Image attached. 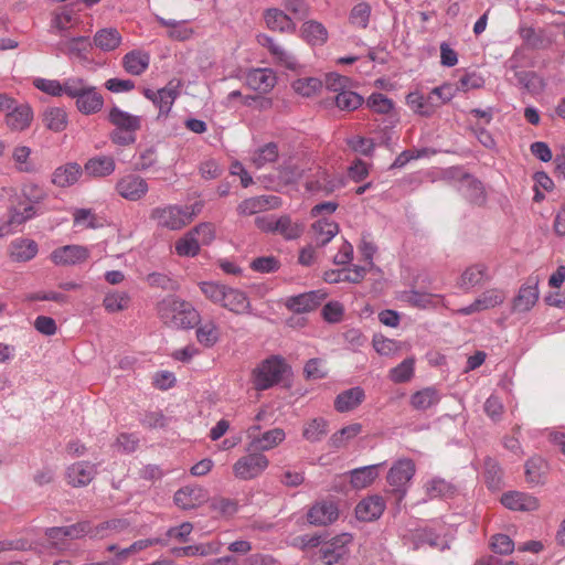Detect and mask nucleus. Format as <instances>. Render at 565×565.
<instances>
[{
  "label": "nucleus",
  "mask_w": 565,
  "mask_h": 565,
  "mask_svg": "<svg viewBox=\"0 0 565 565\" xmlns=\"http://www.w3.org/2000/svg\"><path fill=\"white\" fill-rule=\"evenodd\" d=\"M81 174L82 168L78 163H66L54 170L52 182L60 188L71 186L77 182Z\"/></svg>",
  "instance_id": "7c9ffc66"
},
{
  "label": "nucleus",
  "mask_w": 565,
  "mask_h": 565,
  "mask_svg": "<svg viewBox=\"0 0 565 565\" xmlns=\"http://www.w3.org/2000/svg\"><path fill=\"white\" fill-rule=\"evenodd\" d=\"M301 36L311 45H321L328 40V31L320 22L309 20L301 26Z\"/></svg>",
  "instance_id": "a19ab883"
},
{
  "label": "nucleus",
  "mask_w": 565,
  "mask_h": 565,
  "mask_svg": "<svg viewBox=\"0 0 565 565\" xmlns=\"http://www.w3.org/2000/svg\"><path fill=\"white\" fill-rule=\"evenodd\" d=\"M459 192L469 202L475 204H482L486 200L482 183L469 174L463 175L459 181Z\"/></svg>",
  "instance_id": "bb28decb"
},
{
  "label": "nucleus",
  "mask_w": 565,
  "mask_h": 565,
  "mask_svg": "<svg viewBox=\"0 0 565 565\" xmlns=\"http://www.w3.org/2000/svg\"><path fill=\"white\" fill-rule=\"evenodd\" d=\"M118 193L126 200L138 201L148 192L146 180L139 175H126L116 185Z\"/></svg>",
  "instance_id": "2eb2a0df"
},
{
  "label": "nucleus",
  "mask_w": 565,
  "mask_h": 565,
  "mask_svg": "<svg viewBox=\"0 0 565 565\" xmlns=\"http://www.w3.org/2000/svg\"><path fill=\"white\" fill-rule=\"evenodd\" d=\"M324 297L326 295L320 291H309L288 298L286 306L297 313L309 312L317 309Z\"/></svg>",
  "instance_id": "a211bd4d"
},
{
  "label": "nucleus",
  "mask_w": 565,
  "mask_h": 565,
  "mask_svg": "<svg viewBox=\"0 0 565 565\" xmlns=\"http://www.w3.org/2000/svg\"><path fill=\"white\" fill-rule=\"evenodd\" d=\"M174 248L179 256L194 257L200 252V243L191 230L175 242Z\"/></svg>",
  "instance_id": "de8ad7c7"
},
{
  "label": "nucleus",
  "mask_w": 565,
  "mask_h": 565,
  "mask_svg": "<svg viewBox=\"0 0 565 565\" xmlns=\"http://www.w3.org/2000/svg\"><path fill=\"white\" fill-rule=\"evenodd\" d=\"M89 258V249L82 245H65L54 249L52 262L57 266H75Z\"/></svg>",
  "instance_id": "f8f14e48"
},
{
  "label": "nucleus",
  "mask_w": 565,
  "mask_h": 565,
  "mask_svg": "<svg viewBox=\"0 0 565 565\" xmlns=\"http://www.w3.org/2000/svg\"><path fill=\"white\" fill-rule=\"evenodd\" d=\"M32 149L28 146H15L12 150V160L19 172L32 173L35 171V164L31 158Z\"/></svg>",
  "instance_id": "a18cd8bd"
},
{
  "label": "nucleus",
  "mask_w": 565,
  "mask_h": 565,
  "mask_svg": "<svg viewBox=\"0 0 565 565\" xmlns=\"http://www.w3.org/2000/svg\"><path fill=\"white\" fill-rule=\"evenodd\" d=\"M490 279L488 267L484 264H476L468 267L461 275L459 286L470 289Z\"/></svg>",
  "instance_id": "72a5a7b5"
},
{
  "label": "nucleus",
  "mask_w": 565,
  "mask_h": 565,
  "mask_svg": "<svg viewBox=\"0 0 565 565\" xmlns=\"http://www.w3.org/2000/svg\"><path fill=\"white\" fill-rule=\"evenodd\" d=\"M68 481L74 487L88 484L94 478V468L88 463H75L67 472Z\"/></svg>",
  "instance_id": "49530a36"
},
{
  "label": "nucleus",
  "mask_w": 565,
  "mask_h": 565,
  "mask_svg": "<svg viewBox=\"0 0 565 565\" xmlns=\"http://www.w3.org/2000/svg\"><path fill=\"white\" fill-rule=\"evenodd\" d=\"M43 122L46 129L62 132L68 125V115L62 107H51L43 113Z\"/></svg>",
  "instance_id": "58836bf2"
},
{
  "label": "nucleus",
  "mask_w": 565,
  "mask_h": 565,
  "mask_svg": "<svg viewBox=\"0 0 565 565\" xmlns=\"http://www.w3.org/2000/svg\"><path fill=\"white\" fill-rule=\"evenodd\" d=\"M67 96L75 99L76 109L86 116L99 113L104 107V97L97 87L89 84L84 77H70Z\"/></svg>",
  "instance_id": "f03ea898"
},
{
  "label": "nucleus",
  "mask_w": 565,
  "mask_h": 565,
  "mask_svg": "<svg viewBox=\"0 0 565 565\" xmlns=\"http://www.w3.org/2000/svg\"><path fill=\"white\" fill-rule=\"evenodd\" d=\"M395 298L418 309L435 308L441 300V297L438 295L420 292L415 289L396 292Z\"/></svg>",
  "instance_id": "f3484780"
},
{
  "label": "nucleus",
  "mask_w": 565,
  "mask_h": 565,
  "mask_svg": "<svg viewBox=\"0 0 565 565\" xmlns=\"http://www.w3.org/2000/svg\"><path fill=\"white\" fill-rule=\"evenodd\" d=\"M540 278L537 275H531L519 288L511 302V310L515 313H525L532 310L540 298Z\"/></svg>",
  "instance_id": "6e6552de"
},
{
  "label": "nucleus",
  "mask_w": 565,
  "mask_h": 565,
  "mask_svg": "<svg viewBox=\"0 0 565 565\" xmlns=\"http://www.w3.org/2000/svg\"><path fill=\"white\" fill-rule=\"evenodd\" d=\"M363 399L364 391L360 386H355L340 393L334 401V407L340 413L350 412L356 408Z\"/></svg>",
  "instance_id": "473e14b6"
},
{
  "label": "nucleus",
  "mask_w": 565,
  "mask_h": 565,
  "mask_svg": "<svg viewBox=\"0 0 565 565\" xmlns=\"http://www.w3.org/2000/svg\"><path fill=\"white\" fill-rule=\"evenodd\" d=\"M108 120L116 128L126 131H137L141 127V120L139 116L131 115L117 106L109 109Z\"/></svg>",
  "instance_id": "a878e982"
},
{
  "label": "nucleus",
  "mask_w": 565,
  "mask_h": 565,
  "mask_svg": "<svg viewBox=\"0 0 565 565\" xmlns=\"http://www.w3.org/2000/svg\"><path fill=\"white\" fill-rule=\"evenodd\" d=\"M154 104L159 107L160 115H167L177 97V92L171 88H161L156 92Z\"/></svg>",
  "instance_id": "69168bd1"
},
{
  "label": "nucleus",
  "mask_w": 565,
  "mask_h": 565,
  "mask_svg": "<svg viewBox=\"0 0 565 565\" xmlns=\"http://www.w3.org/2000/svg\"><path fill=\"white\" fill-rule=\"evenodd\" d=\"M159 22L169 28L168 35L172 40L177 41H184L188 40L192 35V30L184 26L183 23L172 21V20H164L162 18H159Z\"/></svg>",
  "instance_id": "338daca9"
},
{
  "label": "nucleus",
  "mask_w": 565,
  "mask_h": 565,
  "mask_svg": "<svg viewBox=\"0 0 565 565\" xmlns=\"http://www.w3.org/2000/svg\"><path fill=\"white\" fill-rule=\"evenodd\" d=\"M415 475V463L409 458H402L391 467V500L399 507Z\"/></svg>",
  "instance_id": "39448f33"
},
{
  "label": "nucleus",
  "mask_w": 565,
  "mask_h": 565,
  "mask_svg": "<svg viewBox=\"0 0 565 565\" xmlns=\"http://www.w3.org/2000/svg\"><path fill=\"white\" fill-rule=\"evenodd\" d=\"M311 233L316 245L322 247L339 233V225L324 218L319 220L311 225Z\"/></svg>",
  "instance_id": "2f4dec72"
},
{
  "label": "nucleus",
  "mask_w": 565,
  "mask_h": 565,
  "mask_svg": "<svg viewBox=\"0 0 565 565\" xmlns=\"http://www.w3.org/2000/svg\"><path fill=\"white\" fill-rule=\"evenodd\" d=\"M291 86L297 94L311 97L320 92L322 82L316 77H306L295 81Z\"/></svg>",
  "instance_id": "6e6d98bb"
},
{
  "label": "nucleus",
  "mask_w": 565,
  "mask_h": 565,
  "mask_svg": "<svg viewBox=\"0 0 565 565\" xmlns=\"http://www.w3.org/2000/svg\"><path fill=\"white\" fill-rule=\"evenodd\" d=\"M121 35L115 28H105L94 35V44L105 52L116 50L121 44Z\"/></svg>",
  "instance_id": "ea45409f"
},
{
  "label": "nucleus",
  "mask_w": 565,
  "mask_h": 565,
  "mask_svg": "<svg viewBox=\"0 0 565 565\" xmlns=\"http://www.w3.org/2000/svg\"><path fill=\"white\" fill-rule=\"evenodd\" d=\"M490 548L495 554L510 555L514 551L515 545L509 535L499 533L491 536Z\"/></svg>",
  "instance_id": "680f3d73"
},
{
  "label": "nucleus",
  "mask_w": 565,
  "mask_h": 565,
  "mask_svg": "<svg viewBox=\"0 0 565 565\" xmlns=\"http://www.w3.org/2000/svg\"><path fill=\"white\" fill-rule=\"evenodd\" d=\"M519 35L525 45L533 50L547 49L552 44V39L542 29L536 30L533 26L521 24Z\"/></svg>",
  "instance_id": "393cba45"
},
{
  "label": "nucleus",
  "mask_w": 565,
  "mask_h": 565,
  "mask_svg": "<svg viewBox=\"0 0 565 565\" xmlns=\"http://www.w3.org/2000/svg\"><path fill=\"white\" fill-rule=\"evenodd\" d=\"M371 14V8L365 2H360L353 7L350 13V22L355 28H366Z\"/></svg>",
  "instance_id": "0e129e2a"
},
{
  "label": "nucleus",
  "mask_w": 565,
  "mask_h": 565,
  "mask_svg": "<svg viewBox=\"0 0 565 565\" xmlns=\"http://www.w3.org/2000/svg\"><path fill=\"white\" fill-rule=\"evenodd\" d=\"M196 339L205 348H211L220 339L218 328L213 321H209L196 329Z\"/></svg>",
  "instance_id": "5fc2aeb1"
},
{
  "label": "nucleus",
  "mask_w": 565,
  "mask_h": 565,
  "mask_svg": "<svg viewBox=\"0 0 565 565\" xmlns=\"http://www.w3.org/2000/svg\"><path fill=\"white\" fill-rule=\"evenodd\" d=\"M193 206L167 205L152 210L150 218L158 227L180 231L193 221Z\"/></svg>",
  "instance_id": "20e7f679"
},
{
  "label": "nucleus",
  "mask_w": 565,
  "mask_h": 565,
  "mask_svg": "<svg viewBox=\"0 0 565 565\" xmlns=\"http://www.w3.org/2000/svg\"><path fill=\"white\" fill-rule=\"evenodd\" d=\"M275 228L276 233H279L286 239H297L302 235L305 225L301 222L292 221L287 215H282L275 221Z\"/></svg>",
  "instance_id": "c03bdc74"
},
{
  "label": "nucleus",
  "mask_w": 565,
  "mask_h": 565,
  "mask_svg": "<svg viewBox=\"0 0 565 565\" xmlns=\"http://www.w3.org/2000/svg\"><path fill=\"white\" fill-rule=\"evenodd\" d=\"M505 294L503 290L498 288H491L482 292L472 303L469 306L459 308L455 311L456 315L470 316L476 312L493 309L503 303Z\"/></svg>",
  "instance_id": "9b49d317"
},
{
  "label": "nucleus",
  "mask_w": 565,
  "mask_h": 565,
  "mask_svg": "<svg viewBox=\"0 0 565 565\" xmlns=\"http://www.w3.org/2000/svg\"><path fill=\"white\" fill-rule=\"evenodd\" d=\"M150 55L140 50H134L127 53L122 58L125 71L131 75L142 74L149 66Z\"/></svg>",
  "instance_id": "c9c22d12"
},
{
  "label": "nucleus",
  "mask_w": 565,
  "mask_h": 565,
  "mask_svg": "<svg viewBox=\"0 0 565 565\" xmlns=\"http://www.w3.org/2000/svg\"><path fill=\"white\" fill-rule=\"evenodd\" d=\"M425 535L426 544L444 552L450 548L455 540L456 529L451 525L437 524L436 526L425 527Z\"/></svg>",
  "instance_id": "4468645a"
},
{
  "label": "nucleus",
  "mask_w": 565,
  "mask_h": 565,
  "mask_svg": "<svg viewBox=\"0 0 565 565\" xmlns=\"http://www.w3.org/2000/svg\"><path fill=\"white\" fill-rule=\"evenodd\" d=\"M269 461L258 451H248L233 465V472L238 480H252L260 476L268 467Z\"/></svg>",
  "instance_id": "0eeeda50"
},
{
  "label": "nucleus",
  "mask_w": 565,
  "mask_h": 565,
  "mask_svg": "<svg viewBox=\"0 0 565 565\" xmlns=\"http://www.w3.org/2000/svg\"><path fill=\"white\" fill-rule=\"evenodd\" d=\"M547 471V462L542 457H531L525 463L526 481L532 486L543 484L545 482Z\"/></svg>",
  "instance_id": "f704fd0d"
},
{
  "label": "nucleus",
  "mask_w": 565,
  "mask_h": 565,
  "mask_svg": "<svg viewBox=\"0 0 565 565\" xmlns=\"http://www.w3.org/2000/svg\"><path fill=\"white\" fill-rule=\"evenodd\" d=\"M257 42L268 50L277 65L291 71H296L299 67L296 56L285 47L282 42L267 34H259Z\"/></svg>",
  "instance_id": "9d476101"
},
{
  "label": "nucleus",
  "mask_w": 565,
  "mask_h": 565,
  "mask_svg": "<svg viewBox=\"0 0 565 565\" xmlns=\"http://www.w3.org/2000/svg\"><path fill=\"white\" fill-rule=\"evenodd\" d=\"M289 365L280 355H271L262 361L252 372V382L257 391H265L278 384Z\"/></svg>",
  "instance_id": "7ed1b4c3"
},
{
  "label": "nucleus",
  "mask_w": 565,
  "mask_h": 565,
  "mask_svg": "<svg viewBox=\"0 0 565 565\" xmlns=\"http://www.w3.org/2000/svg\"><path fill=\"white\" fill-rule=\"evenodd\" d=\"M512 73L515 79V84L526 89L527 92L536 90V83H539L540 86H542V82L535 72L518 70L513 71Z\"/></svg>",
  "instance_id": "052dcab7"
},
{
  "label": "nucleus",
  "mask_w": 565,
  "mask_h": 565,
  "mask_svg": "<svg viewBox=\"0 0 565 565\" xmlns=\"http://www.w3.org/2000/svg\"><path fill=\"white\" fill-rule=\"evenodd\" d=\"M303 175V171L296 164L282 163L278 168V178L285 184L295 183Z\"/></svg>",
  "instance_id": "774afa93"
},
{
  "label": "nucleus",
  "mask_w": 565,
  "mask_h": 565,
  "mask_svg": "<svg viewBox=\"0 0 565 565\" xmlns=\"http://www.w3.org/2000/svg\"><path fill=\"white\" fill-rule=\"evenodd\" d=\"M44 199V193L36 186L25 188L21 194L12 198L7 222L0 224V237L10 233V227H18L36 215V205Z\"/></svg>",
  "instance_id": "f257e3e1"
},
{
  "label": "nucleus",
  "mask_w": 565,
  "mask_h": 565,
  "mask_svg": "<svg viewBox=\"0 0 565 565\" xmlns=\"http://www.w3.org/2000/svg\"><path fill=\"white\" fill-rule=\"evenodd\" d=\"M362 431V425L359 423L351 424L349 426L343 427L335 434H333L330 438V444L334 448H342L348 445V443L356 437Z\"/></svg>",
  "instance_id": "603ef678"
},
{
  "label": "nucleus",
  "mask_w": 565,
  "mask_h": 565,
  "mask_svg": "<svg viewBox=\"0 0 565 565\" xmlns=\"http://www.w3.org/2000/svg\"><path fill=\"white\" fill-rule=\"evenodd\" d=\"M169 310L172 315V323L175 328L190 329L198 322L199 313L190 303L179 299L163 300L160 311Z\"/></svg>",
  "instance_id": "1a4fd4ad"
},
{
  "label": "nucleus",
  "mask_w": 565,
  "mask_h": 565,
  "mask_svg": "<svg viewBox=\"0 0 565 565\" xmlns=\"http://www.w3.org/2000/svg\"><path fill=\"white\" fill-rule=\"evenodd\" d=\"M328 423L326 419L319 417L313 418L307 423L302 430V436L310 443L319 441L323 436L327 435Z\"/></svg>",
  "instance_id": "3c124183"
},
{
  "label": "nucleus",
  "mask_w": 565,
  "mask_h": 565,
  "mask_svg": "<svg viewBox=\"0 0 565 565\" xmlns=\"http://www.w3.org/2000/svg\"><path fill=\"white\" fill-rule=\"evenodd\" d=\"M32 118L33 113L29 105H14L7 113L6 122L11 130L22 131L31 125Z\"/></svg>",
  "instance_id": "5701e85b"
},
{
  "label": "nucleus",
  "mask_w": 565,
  "mask_h": 565,
  "mask_svg": "<svg viewBox=\"0 0 565 565\" xmlns=\"http://www.w3.org/2000/svg\"><path fill=\"white\" fill-rule=\"evenodd\" d=\"M415 371V359L406 358L397 366L391 369V381L405 383L412 380Z\"/></svg>",
  "instance_id": "864d4df0"
},
{
  "label": "nucleus",
  "mask_w": 565,
  "mask_h": 565,
  "mask_svg": "<svg viewBox=\"0 0 565 565\" xmlns=\"http://www.w3.org/2000/svg\"><path fill=\"white\" fill-rule=\"evenodd\" d=\"M285 431L281 428H275L264 433L260 437L254 438L247 447V451H265L275 448L285 440Z\"/></svg>",
  "instance_id": "c85d7f7f"
},
{
  "label": "nucleus",
  "mask_w": 565,
  "mask_h": 565,
  "mask_svg": "<svg viewBox=\"0 0 565 565\" xmlns=\"http://www.w3.org/2000/svg\"><path fill=\"white\" fill-rule=\"evenodd\" d=\"M440 401V394L435 387H425L414 393L411 397V404L415 409L426 411Z\"/></svg>",
  "instance_id": "79ce46f5"
},
{
  "label": "nucleus",
  "mask_w": 565,
  "mask_h": 565,
  "mask_svg": "<svg viewBox=\"0 0 565 565\" xmlns=\"http://www.w3.org/2000/svg\"><path fill=\"white\" fill-rule=\"evenodd\" d=\"M381 465H371L353 469L349 472L350 484L355 490H362L370 487L379 477Z\"/></svg>",
  "instance_id": "c756f323"
},
{
  "label": "nucleus",
  "mask_w": 565,
  "mask_h": 565,
  "mask_svg": "<svg viewBox=\"0 0 565 565\" xmlns=\"http://www.w3.org/2000/svg\"><path fill=\"white\" fill-rule=\"evenodd\" d=\"M38 250L33 239L20 238L11 244L10 256L14 262H28L36 256Z\"/></svg>",
  "instance_id": "4c0bfd02"
},
{
  "label": "nucleus",
  "mask_w": 565,
  "mask_h": 565,
  "mask_svg": "<svg viewBox=\"0 0 565 565\" xmlns=\"http://www.w3.org/2000/svg\"><path fill=\"white\" fill-rule=\"evenodd\" d=\"M352 542V535L342 533L326 542L313 556V565H342L348 553L347 546Z\"/></svg>",
  "instance_id": "423d86ee"
},
{
  "label": "nucleus",
  "mask_w": 565,
  "mask_h": 565,
  "mask_svg": "<svg viewBox=\"0 0 565 565\" xmlns=\"http://www.w3.org/2000/svg\"><path fill=\"white\" fill-rule=\"evenodd\" d=\"M207 499V491L199 486L183 487L174 494V502L182 510L199 508L204 504Z\"/></svg>",
  "instance_id": "ddd939ff"
},
{
  "label": "nucleus",
  "mask_w": 565,
  "mask_h": 565,
  "mask_svg": "<svg viewBox=\"0 0 565 565\" xmlns=\"http://www.w3.org/2000/svg\"><path fill=\"white\" fill-rule=\"evenodd\" d=\"M246 84L253 90L268 93L276 85V75L268 68L253 70L246 76Z\"/></svg>",
  "instance_id": "412c9836"
},
{
  "label": "nucleus",
  "mask_w": 565,
  "mask_h": 565,
  "mask_svg": "<svg viewBox=\"0 0 565 565\" xmlns=\"http://www.w3.org/2000/svg\"><path fill=\"white\" fill-rule=\"evenodd\" d=\"M113 157L102 156L89 159L85 163V171L92 177H107L115 171Z\"/></svg>",
  "instance_id": "37998d69"
},
{
  "label": "nucleus",
  "mask_w": 565,
  "mask_h": 565,
  "mask_svg": "<svg viewBox=\"0 0 565 565\" xmlns=\"http://www.w3.org/2000/svg\"><path fill=\"white\" fill-rule=\"evenodd\" d=\"M129 526V522L124 519H114L109 521H105L94 526V537L104 539L108 536V531L110 532H120L126 530Z\"/></svg>",
  "instance_id": "bf43d9fd"
},
{
  "label": "nucleus",
  "mask_w": 565,
  "mask_h": 565,
  "mask_svg": "<svg viewBox=\"0 0 565 565\" xmlns=\"http://www.w3.org/2000/svg\"><path fill=\"white\" fill-rule=\"evenodd\" d=\"M66 53L81 60L86 58V54L92 47L89 38L77 36L71 39L66 44Z\"/></svg>",
  "instance_id": "13d9d810"
},
{
  "label": "nucleus",
  "mask_w": 565,
  "mask_h": 565,
  "mask_svg": "<svg viewBox=\"0 0 565 565\" xmlns=\"http://www.w3.org/2000/svg\"><path fill=\"white\" fill-rule=\"evenodd\" d=\"M34 85L43 93L57 97L63 94L67 95L68 78L63 84L56 79L38 78L34 81Z\"/></svg>",
  "instance_id": "4d7b16f0"
},
{
  "label": "nucleus",
  "mask_w": 565,
  "mask_h": 565,
  "mask_svg": "<svg viewBox=\"0 0 565 565\" xmlns=\"http://www.w3.org/2000/svg\"><path fill=\"white\" fill-rule=\"evenodd\" d=\"M267 28L274 32L289 33L296 30V23L282 10L270 8L264 13Z\"/></svg>",
  "instance_id": "4be33fe9"
},
{
  "label": "nucleus",
  "mask_w": 565,
  "mask_h": 565,
  "mask_svg": "<svg viewBox=\"0 0 565 565\" xmlns=\"http://www.w3.org/2000/svg\"><path fill=\"white\" fill-rule=\"evenodd\" d=\"M406 102L415 114L426 117L433 115L439 106L438 103L434 102L430 93L428 95H423L419 92H412L407 95Z\"/></svg>",
  "instance_id": "cd10ccee"
},
{
  "label": "nucleus",
  "mask_w": 565,
  "mask_h": 565,
  "mask_svg": "<svg viewBox=\"0 0 565 565\" xmlns=\"http://www.w3.org/2000/svg\"><path fill=\"white\" fill-rule=\"evenodd\" d=\"M335 106L342 111H353L364 102L363 97L350 88L333 97Z\"/></svg>",
  "instance_id": "09e8293b"
},
{
  "label": "nucleus",
  "mask_w": 565,
  "mask_h": 565,
  "mask_svg": "<svg viewBox=\"0 0 565 565\" xmlns=\"http://www.w3.org/2000/svg\"><path fill=\"white\" fill-rule=\"evenodd\" d=\"M279 158L278 145L274 141L267 142L256 149L250 158L252 164L262 169L267 164L275 163Z\"/></svg>",
  "instance_id": "e433bc0d"
},
{
  "label": "nucleus",
  "mask_w": 565,
  "mask_h": 565,
  "mask_svg": "<svg viewBox=\"0 0 565 565\" xmlns=\"http://www.w3.org/2000/svg\"><path fill=\"white\" fill-rule=\"evenodd\" d=\"M501 503L509 510L532 512L539 509L540 501L530 493L509 491L501 497Z\"/></svg>",
  "instance_id": "dca6fc26"
},
{
  "label": "nucleus",
  "mask_w": 565,
  "mask_h": 565,
  "mask_svg": "<svg viewBox=\"0 0 565 565\" xmlns=\"http://www.w3.org/2000/svg\"><path fill=\"white\" fill-rule=\"evenodd\" d=\"M426 491L430 499H436L452 494L454 488L446 480L434 478L426 484Z\"/></svg>",
  "instance_id": "e2e57ef3"
},
{
  "label": "nucleus",
  "mask_w": 565,
  "mask_h": 565,
  "mask_svg": "<svg viewBox=\"0 0 565 565\" xmlns=\"http://www.w3.org/2000/svg\"><path fill=\"white\" fill-rule=\"evenodd\" d=\"M385 510V501L379 495H372L362 500L355 508L359 520L370 522L379 519Z\"/></svg>",
  "instance_id": "aec40b11"
},
{
  "label": "nucleus",
  "mask_w": 565,
  "mask_h": 565,
  "mask_svg": "<svg viewBox=\"0 0 565 565\" xmlns=\"http://www.w3.org/2000/svg\"><path fill=\"white\" fill-rule=\"evenodd\" d=\"M398 535L403 543L413 550H418L426 544L425 527H416L413 523L411 526L401 530Z\"/></svg>",
  "instance_id": "8fccbe9b"
},
{
  "label": "nucleus",
  "mask_w": 565,
  "mask_h": 565,
  "mask_svg": "<svg viewBox=\"0 0 565 565\" xmlns=\"http://www.w3.org/2000/svg\"><path fill=\"white\" fill-rule=\"evenodd\" d=\"M339 516L338 508L332 502L315 504L308 512V520L315 525H328Z\"/></svg>",
  "instance_id": "b1692460"
},
{
  "label": "nucleus",
  "mask_w": 565,
  "mask_h": 565,
  "mask_svg": "<svg viewBox=\"0 0 565 565\" xmlns=\"http://www.w3.org/2000/svg\"><path fill=\"white\" fill-rule=\"evenodd\" d=\"M220 303L236 315H243L250 308L246 294L242 290L225 286Z\"/></svg>",
  "instance_id": "6ab92c4d"
}]
</instances>
